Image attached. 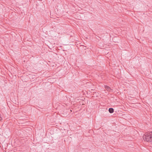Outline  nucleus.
<instances>
[{
    "label": "nucleus",
    "mask_w": 152,
    "mask_h": 152,
    "mask_svg": "<svg viewBox=\"0 0 152 152\" xmlns=\"http://www.w3.org/2000/svg\"><path fill=\"white\" fill-rule=\"evenodd\" d=\"M105 88L107 90V91H110V90H112L110 87L107 86H105Z\"/></svg>",
    "instance_id": "3"
},
{
    "label": "nucleus",
    "mask_w": 152,
    "mask_h": 152,
    "mask_svg": "<svg viewBox=\"0 0 152 152\" xmlns=\"http://www.w3.org/2000/svg\"><path fill=\"white\" fill-rule=\"evenodd\" d=\"M108 110L109 113H112L114 112V109L113 108H109Z\"/></svg>",
    "instance_id": "2"
},
{
    "label": "nucleus",
    "mask_w": 152,
    "mask_h": 152,
    "mask_svg": "<svg viewBox=\"0 0 152 152\" xmlns=\"http://www.w3.org/2000/svg\"><path fill=\"white\" fill-rule=\"evenodd\" d=\"M112 40H113V39H112Z\"/></svg>",
    "instance_id": "5"
},
{
    "label": "nucleus",
    "mask_w": 152,
    "mask_h": 152,
    "mask_svg": "<svg viewBox=\"0 0 152 152\" xmlns=\"http://www.w3.org/2000/svg\"><path fill=\"white\" fill-rule=\"evenodd\" d=\"M113 41L114 42H115V41H114V40H113Z\"/></svg>",
    "instance_id": "4"
},
{
    "label": "nucleus",
    "mask_w": 152,
    "mask_h": 152,
    "mask_svg": "<svg viewBox=\"0 0 152 152\" xmlns=\"http://www.w3.org/2000/svg\"><path fill=\"white\" fill-rule=\"evenodd\" d=\"M143 138L145 141L152 142V132L145 133L143 135Z\"/></svg>",
    "instance_id": "1"
}]
</instances>
